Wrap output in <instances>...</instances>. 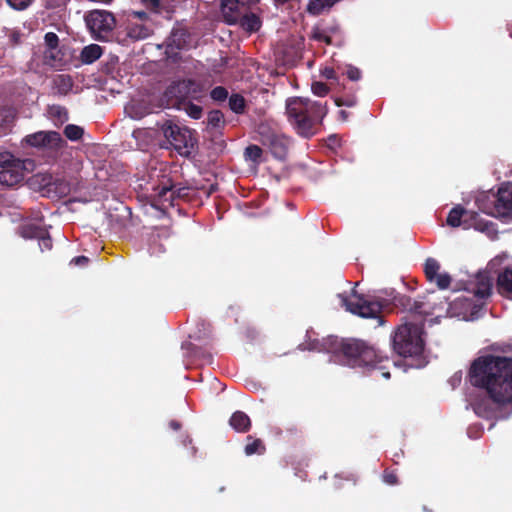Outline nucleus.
I'll list each match as a JSON object with an SVG mask.
<instances>
[{
	"label": "nucleus",
	"instance_id": "nucleus-33",
	"mask_svg": "<svg viewBox=\"0 0 512 512\" xmlns=\"http://www.w3.org/2000/svg\"><path fill=\"white\" fill-rule=\"evenodd\" d=\"M54 176L48 173H39L33 177V181L38 184L40 191L44 196L48 195V188L53 181Z\"/></svg>",
	"mask_w": 512,
	"mask_h": 512
},
{
	"label": "nucleus",
	"instance_id": "nucleus-49",
	"mask_svg": "<svg viewBox=\"0 0 512 512\" xmlns=\"http://www.w3.org/2000/svg\"><path fill=\"white\" fill-rule=\"evenodd\" d=\"M51 113L53 116L58 117L59 119L67 120V110L61 106H53L51 108Z\"/></svg>",
	"mask_w": 512,
	"mask_h": 512
},
{
	"label": "nucleus",
	"instance_id": "nucleus-31",
	"mask_svg": "<svg viewBox=\"0 0 512 512\" xmlns=\"http://www.w3.org/2000/svg\"><path fill=\"white\" fill-rule=\"evenodd\" d=\"M440 264L434 258H428L424 264V273L429 282H434L439 274Z\"/></svg>",
	"mask_w": 512,
	"mask_h": 512
},
{
	"label": "nucleus",
	"instance_id": "nucleus-41",
	"mask_svg": "<svg viewBox=\"0 0 512 512\" xmlns=\"http://www.w3.org/2000/svg\"><path fill=\"white\" fill-rule=\"evenodd\" d=\"M311 89L315 95L324 97L328 94L330 87L326 83L315 81L312 83Z\"/></svg>",
	"mask_w": 512,
	"mask_h": 512
},
{
	"label": "nucleus",
	"instance_id": "nucleus-5",
	"mask_svg": "<svg viewBox=\"0 0 512 512\" xmlns=\"http://www.w3.org/2000/svg\"><path fill=\"white\" fill-rule=\"evenodd\" d=\"M256 132L259 142L268 148L275 159L281 161L286 160L291 145V139L289 137L267 122H261Z\"/></svg>",
	"mask_w": 512,
	"mask_h": 512
},
{
	"label": "nucleus",
	"instance_id": "nucleus-1",
	"mask_svg": "<svg viewBox=\"0 0 512 512\" xmlns=\"http://www.w3.org/2000/svg\"><path fill=\"white\" fill-rule=\"evenodd\" d=\"M470 383L485 389L488 397L475 400L474 412L482 418H497L498 407L512 403V358L486 355L473 361Z\"/></svg>",
	"mask_w": 512,
	"mask_h": 512
},
{
	"label": "nucleus",
	"instance_id": "nucleus-8",
	"mask_svg": "<svg viewBox=\"0 0 512 512\" xmlns=\"http://www.w3.org/2000/svg\"><path fill=\"white\" fill-rule=\"evenodd\" d=\"M87 28L96 39H103L110 33L116 24L115 17L106 10H93L85 16Z\"/></svg>",
	"mask_w": 512,
	"mask_h": 512
},
{
	"label": "nucleus",
	"instance_id": "nucleus-6",
	"mask_svg": "<svg viewBox=\"0 0 512 512\" xmlns=\"http://www.w3.org/2000/svg\"><path fill=\"white\" fill-rule=\"evenodd\" d=\"M341 300L345 309L352 314L366 319H376L378 324L383 323L381 317L383 304L380 301L358 294L355 289L352 290L350 297L343 296Z\"/></svg>",
	"mask_w": 512,
	"mask_h": 512
},
{
	"label": "nucleus",
	"instance_id": "nucleus-60",
	"mask_svg": "<svg viewBox=\"0 0 512 512\" xmlns=\"http://www.w3.org/2000/svg\"><path fill=\"white\" fill-rule=\"evenodd\" d=\"M157 246L159 247V251H164L162 244L158 243Z\"/></svg>",
	"mask_w": 512,
	"mask_h": 512
},
{
	"label": "nucleus",
	"instance_id": "nucleus-7",
	"mask_svg": "<svg viewBox=\"0 0 512 512\" xmlns=\"http://www.w3.org/2000/svg\"><path fill=\"white\" fill-rule=\"evenodd\" d=\"M163 134L170 145L181 155L190 154L194 147L195 139L186 127H180L171 121H167L163 127Z\"/></svg>",
	"mask_w": 512,
	"mask_h": 512
},
{
	"label": "nucleus",
	"instance_id": "nucleus-24",
	"mask_svg": "<svg viewBox=\"0 0 512 512\" xmlns=\"http://www.w3.org/2000/svg\"><path fill=\"white\" fill-rule=\"evenodd\" d=\"M126 114L135 120H140L150 113V108L143 102H131L125 107Z\"/></svg>",
	"mask_w": 512,
	"mask_h": 512
},
{
	"label": "nucleus",
	"instance_id": "nucleus-20",
	"mask_svg": "<svg viewBox=\"0 0 512 512\" xmlns=\"http://www.w3.org/2000/svg\"><path fill=\"white\" fill-rule=\"evenodd\" d=\"M127 36L132 40L138 41L148 38L152 34V28L144 23L130 22L127 25Z\"/></svg>",
	"mask_w": 512,
	"mask_h": 512
},
{
	"label": "nucleus",
	"instance_id": "nucleus-51",
	"mask_svg": "<svg viewBox=\"0 0 512 512\" xmlns=\"http://www.w3.org/2000/svg\"><path fill=\"white\" fill-rule=\"evenodd\" d=\"M145 6L154 12H159L160 0H142Z\"/></svg>",
	"mask_w": 512,
	"mask_h": 512
},
{
	"label": "nucleus",
	"instance_id": "nucleus-9",
	"mask_svg": "<svg viewBox=\"0 0 512 512\" xmlns=\"http://www.w3.org/2000/svg\"><path fill=\"white\" fill-rule=\"evenodd\" d=\"M484 212L494 217H509L512 215V184H502L493 195L492 206Z\"/></svg>",
	"mask_w": 512,
	"mask_h": 512
},
{
	"label": "nucleus",
	"instance_id": "nucleus-54",
	"mask_svg": "<svg viewBox=\"0 0 512 512\" xmlns=\"http://www.w3.org/2000/svg\"><path fill=\"white\" fill-rule=\"evenodd\" d=\"M169 427L175 431L179 430L181 428V423L177 420H171L169 422Z\"/></svg>",
	"mask_w": 512,
	"mask_h": 512
},
{
	"label": "nucleus",
	"instance_id": "nucleus-12",
	"mask_svg": "<svg viewBox=\"0 0 512 512\" xmlns=\"http://www.w3.org/2000/svg\"><path fill=\"white\" fill-rule=\"evenodd\" d=\"M228 24H239L247 32H256L261 27V20L255 13L249 10L238 11L237 13H230L229 16L224 17Z\"/></svg>",
	"mask_w": 512,
	"mask_h": 512
},
{
	"label": "nucleus",
	"instance_id": "nucleus-10",
	"mask_svg": "<svg viewBox=\"0 0 512 512\" xmlns=\"http://www.w3.org/2000/svg\"><path fill=\"white\" fill-rule=\"evenodd\" d=\"M22 143L35 148L58 150L63 146L64 140L59 132L38 131L25 136Z\"/></svg>",
	"mask_w": 512,
	"mask_h": 512
},
{
	"label": "nucleus",
	"instance_id": "nucleus-19",
	"mask_svg": "<svg viewBox=\"0 0 512 512\" xmlns=\"http://www.w3.org/2000/svg\"><path fill=\"white\" fill-rule=\"evenodd\" d=\"M71 192V184L64 178L54 177L50 188H48L49 198H64Z\"/></svg>",
	"mask_w": 512,
	"mask_h": 512
},
{
	"label": "nucleus",
	"instance_id": "nucleus-39",
	"mask_svg": "<svg viewBox=\"0 0 512 512\" xmlns=\"http://www.w3.org/2000/svg\"><path fill=\"white\" fill-rule=\"evenodd\" d=\"M185 112L193 119H200L203 114V109L201 106L194 104L192 102H188L185 106Z\"/></svg>",
	"mask_w": 512,
	"mask_h": 512
},
{
	"label": "nucleus",
	"instance_id": "nucleus-11",
	"mask_svg": "<svg viewBox=\"0 0 512 512\" xmlns=\"http://www.w3.org/2000/svg\"><path fill=\"white\" fill-rule=\"evenodd\" d=\"M478 213L465 209L461 205L454 206L448 213L446 223L452 228L461 227L468 230L476 227Z\"/></svg>",
	"mask_w": 512,
	"mask_h": 512
},
{
	"label": "nucleus",
	"instance_id": "nucleus-21",
	"mask_svg": "<svg viewBox=\"0 0 512 512\" xmlns=\"http://www.w3.org/2000/svg\"><path fill=\"white\" fill-rule=\"evenodd\" d=\"M230 426L239 433H244L250 430L251 420L249 416L243 411H236L232 414L229 420Z\"/></svg>",
	"mask_w": 512,
	"mask_h": 512
},
{
	"label": "nucleus",
	"instance_id": "nucleus-57",
	"mask_svg": "<svg viewBox=\"0 0 512 512\" xmlns=\"http://www.w3.org/2000/svg\"><path fill=\"white\" fill-rule=\"evenodd\" d=\"M329 141H330L331 145H336L338 143V138L336 135H331L329 137Z\"/></svg>",
	"mask_w": 512,
	"mask_h": 512
},
{
	"label": "nucleus",
	"instance_id": "nucleus-61",
	"mask_svg": "<svg viewBox=\"0 0 512 512\" xmlns=\"http://www.w3.org/2000/svg\"><path fill=\"white\" fill-rule=\"evenodd\" d=\"M423 511L424 512H432L431 510H429L426 506L423 507Z\"/></svg>",
	"mask_w": 512,
	"mask_h": 512
},
{
	"label": "nucleus",
	"instance_id": "nucleus-26",
	"mask_svg": "<svg viewBox=\"0 0 512 512\" xmlns=\"http://www.w3.org/2000/svg\"><path fill=\"white\" fill-rule=\"evenodd\" d=\"M266 447L261 439H254L251 435L247 436V444L245 445L244 451L247 456L253 454H263Z\"/></svg>",
	"mask_w": 512,
	"mask_h": 512
},
{
	"label": "nucleus",
	"instance_id": "nucleus-50",
	"mask_svg": "<svg viewBox=\"0 0 512 512\" xmlns=\"http://www.w3.org/2000/svg\"><path fill=\"white\" fill-rule=\"evenodd\" d=\"M39 240V245L42 250H50L52 248V239L49 235L43 234L39 237Z\"/></svg>",
	"mask_w": 512,
	"mask_h": 512
},
{
	"label": "nucleus",
	"instance_id": "nucleus-32",
	"mask_svg": "<svg viewBox=\"0 0 512 512\" xmlns=\"http://www.w3.org/2000/svg\"><path fill=\"white\" fill-rule=\"evenodd\" d=\"M183 89L184 86L181 83H173L167 87L165 91V97H167L169 100L174 99L175 101L173 102V105H175L184 98V93L182 92Z\"/></svg>",
	"mask_w": 512,
	"mask_h": 512
},
{
	"label": "nucleus",
	"instance_id": "nucleus-16",
	"mask_svg": "<svg viewBox=\"0 0 512 512\" xmlns=\"http://www.w3.org/2000/svg\"><path fill=\"white\" fill-rule=\"evenodd\" d=\"M435 303L431 302L429 295L420 297L418 300L413 301L411 312L414 315L421 317L420 323L424 327V319L428 315H432L435 310Z\"/></svg>",
	"mask_w": 512,
	"mask_h": 512
},
{
	"label": "nucleus",
	"instance_id": "nucleus-55",
	"mask_svg": "<svg viewBox=\"0 0 512 512\" xmlns=\"http://www.w3.org/2000/svg\"><path fill=\"white\" fill-rule=\"evenodd\" d=\"M348 117H349V113L347 111H345V110L339 111V118L341 119V121H347Z\"/></svg>",
	"mask_w": 512,
	"mask_h": 512
},
{
	"label": "nucleus",
	"instance_id": "nucleus-43",
	"mask_svg": "<svg viewBox=\"0 0 512 512\" xmlns=\"http://www.w3.org/2000/svg\"><path fill=\"white\" fill-rule=\"evenodd\" d=\"M321 75L330 81V85L331 86H334V85H337L339 84V78L337 76V73L336 71L332 68V67H325L322 71H321Z\"/></svg>",
	"mask_w": 512,
	"mask_h": 512
},
{
	"label": "nucleus",
	"instance_id": "nucleus-34",
	"mask_svg": "<svg viewBox=\"0 0 512 512\" xmlns=\"http://www.w3.org/2000/svg\"><path fill=\"white\" fill-rule=\"evenodd\" d=\"M63 133L67 139L71 141H78L82 138L84 130L78 125L68 124L65 126Z\"/></svg>",
	"mask_w": 512,
	"mask_h": 512
},
{
	"label": "nucleus",
	"instance_id": "nucleus-2",
	"mask_svg": "<svg viewBox=\"0 0 512 512\" xmlns=\"http://www.w3.org/2000/svg\"><path fill=\"white\" fill-rule=\"evenodd\" d=\"M311 349H325L332 353L343 365L351 368H376L383 362H388V357L379 349L360 339H341L325 341L321 347L313 345Z\"/></svg>",
	"mask_w": 512,
	"mask_h": 512
},
{
	"label": "nucleus",
	"instance_id": "nucleus-25",
	"mask_svg": "<svg viewBox=\"0 0 512 512\" xmlns=\"http://www.w3.org/2000/svg\"><path fill=\"white\" fill-rule=\"evenodd\" d=\"M492 283L487 276H479L474 289L475 296L479 298H486L491 294Z\"/></svg>",
	"mask_w": 512,
	"mask_h": 512
},
{
	"label": "nucleus",
	"instance_id": "nucleus-14",
	"mask_svg": "<svg viewBox=\"0 0 512 512\" xmlns=\"http://www.w3.org/2000/svg\"><path fill=\"white\" fill-rule=\"evenodd\" d=\"M25 162L14 163L0 170V183L6 186H14L24 179Z\"/></svg>",
	"mask_w": 512,
	"mask_h": 512
},
{
	"label": "nucleus",
	"instance_id": "nucleus-44",
	"mask_svg": "<svg viewBox=\"0 0 512 512\" xmlns=\"http://www.w3.org/2000/svg\"><path fill=\"white\" fill-rule=\"evenodd\" d=\"M357 103V98L355 95L341 96L335 99V104L338 107L347 106L353 107Z\"/></svg>",
	"mask_w": 512,
	"mask_h": 512
},
{
	"label": "nucleus",
	"instance_id": "nucleus-38",
	"mask_svg": "<svg viewBox=\"0 0 512 512\" xmlns=\"http://www.w3.org/2000/svg\"><path fill=\"white\" fill-rule=\"evenodd\" d=\"M312 38L319 42H324L327 45L332 44V38L330 35L327 34V32L323 29H320L318 27H315L312 32Z\"/></svg>",
	"mask_w": 512,
	"mask_h": 512
},
{
	"label": "nucleus",
	"instance_id": "nucleus-27",
	"mask_svg": "<svg viewBox=\"0 0 512 512\" xmlns=\"http://www.w3.org/2000/svg\"><path fill=\"white\" fill-rule=\"evenodd\" d=\"M16 113L10 107L0 108V129L6 131L10 129L15 121Z\"/></svg>",
	"mask_w": 512,
	"mask_h": 512
},
{
	"label": "nucleus",
	"instance_id": "nucleus-37",
	"mask_svg": "<svg viewBox=\"0 0 512 512\" xmlns=\"http://www.w3.org/2000/svg\"><path fill=\"white\" fill-rule=\"evenodd\" d=\"M210 97L216 102H223L228 98V90L223 86H216L211 90Z\"/></svg>",
	"mask_w": 512,
	"mask_h": 512
},
{
	"label": "nucleus",
	"instance_id": "nucleus-45",
	"mask_svg": "<svg viewBox=\"0 0 512 512\" xmlns=\"http://www.w3.org/2000/svg\"><path fill=\"white\" fill-rule=\"evenodd\" d=\"M45 44L51 51L55 50L59 44V37L54 32H48L44 36Z\"/></svg>",
	"mask_w": 512,
	"mask_h": 512
},
{
	"label": "nucleus",
	"instance_id": "nucleus-58",
	"mask_svg": "<svg viewBox=\"0 0 512 512\" xmlns=\"http://www.w3.org/2000/svg\"><path fill=\"white\" fill-rule=\"evenodd\" d=\"M141 133H142V131H141V130H135V131L133 132V136H134L135 138H138V135H139V134H141Z\"/></svg>",
	"mask_w": 512,
	"mask_h": 512
},
{
	"label": "nucleus",
	"instance_id": "nucleus-35",
	"mask_svg": "<svg viewBox=\"0 0 512 512\" xmlns=\"http://www.w3.org/2000/svg\"><path fill=\"white\" fill-rule=\"evenodd\" d=\"M413 299L410 296L397 294L393 297V303L397 307H401L404 311L411 312Z\"/></svg>",
	"mask_w": 512,
	"mask_h": 512
},
{
	"label": "nucleus",
	"instance_id": "nucleus-3",
	"mask_svg": "<svg viewBox=\"0 0 512 512\" xmlns=\"http://www.w3.org/2000/svg\"><path fill=\"white\" fill-rule=\"evenodd\" d=\"M286 113L289 123L298 135L310 138L316 134V128L327 114L326 104L309 98L294 97L286 101Z\"/></svg>",
	"mask_w": 512,
	"mask_h": 512
},
{
	"label": "nucleus",
	"instance_id": "nucleus-23",
	"mask_svg": "<svg viewBox=\"0 0 512 512\" xmlns=\"http://www.w3.org/2000/svg\"><path fill=\"white\" fill-rule=\"evenodd\" d=\"M53 87L60 95H67L73 88V79L67 74H58L53 80Z\"/></svg>",
	"mask_w": 512,
	"mask_h": 512
},
{
	"label": "nucleus",
	"instance_id": "nucleus-53",
	"mask_svg": "<svg viewBox=\"0 0 512 512\" xmlns=\"http://www.w3.org/2000/svg\"><path fill=\"white\" fill-rule=\"evenodd\" d=\"M385 368H386V367H385L384 365H382V363H380V364H378V365L376 366V368H375V369L380 370V371H381L382 376H383L385 379H389V378H390V372H389V371H384V370H385Z\"/></svg>",
	"mask_w": 512,
	"mask_h": 512
},
{
	"label": "nucleus",
	"instance_id": "nucleus-48",
	"mask_svg": "<svg viewBox=\"0 0 512 512\" xmlns=\"http://www.w3.org/2000/svg\"><path fill=\"white\" fill-rule=\"evenodd\" d=\"M346 75L351 81H358L361 78V71L354 66H349Z\"/></svg>",
	"mask_w": 512,
	"mask_h": 512
},
{
	"label": "nucleus",
	"instance_id": "nucleus-22",
	"mask_svg": "<svg viewBox=\"0 0 512 512\" xmlns=\"http://www.w3.org/2000/svg\"><path fill=\"white\" fill-rule=\"evenodd\" d=\"M103 53L101 46L97 44H90L85 46L80 54V60L84 64H92L98 60Z\"/></svg>",
	"mask_w": 512,
	"mask_h": 512
},
{
	"label": "nucleus",
	"instance_id": "nucleus-46",
	"mask_svg": "<svg viewBox=\"0 0 512 512\" xmlns=\"http://www.w3.org/2000/svg\"><path fill=\"white\" fill-rule=\"evenodd\" d=\"M33 0H6L7 4L18 11L27 9Z\"/></svg>",
	"mask_w": 512,
	"mask_h": 512
},
{
	"label": "nucleus",
	"instance_id": "nucleus-13",
	"mask_svg": "<svg viewBox=\"0 0 512 512\" xmlns=\"http://www.w3.org/2000/svg\"><path fill=\"white\" fill-rule=\"evenodd\" d=\"M186 188L175 189V185L170 179L162 181L159 185L154 187L155 195L158 197V201L165 203L168 202L170 205H174L176 198L186 197L188 194Z\"/></svg>",
	"mask_w": 512,
	"mask_h": 512
},
{
	"label": "nucleus",
	"instance_id": "nucleus-30",
	"mask_svg": "<svg viewBox=\"0 0 512 512\" xmlns=\"http://www.w3.org/2000/svg\"><path fill=\"white\" fill-rule=\"evenodd\" d=\"M263 150L260 146L251 144L244 150V157L246 160L258 165L262 162Z\"/></svg>",
	"mask_w": 512,
	"mask_h": 512
},
{
	"label": "nucleus",
	"instance_id": "nucleus-18",
	"mask_svg": "<svg viewBox=\"0 0 512 512\" xmlns=\"http://www.w3.org/2000/svg\"><path fill=\"white\" fill-rule=\"evenodd\" d=\"M259 0H223L222 13L223 17H227L230 13L234 14L238 11L249 10L252 5L258 3Z\"/></svg>",
	"mask_w": 512,
	"mask_h": 512
},
{
	"label": "nucleus",
	"instance_id": "nucleus-56",
	"mask_svg": "<svg viewBox=\"0 0 512 512\" xmlns=\"http://www.w3.org/2000/svg\"><path fill=\"white\" fill-rule=\"evenodd\" d=\"M134 14H135V16H137L141 20L144 19L147 16L146 12H144V11L134 12Z\"/></svg>",
	"mask_w": 512,
	"mask_h": 512
},
{
	"label": "nucleus",
	"instance_id": "nucleus-47",
	"mask_svg": "<svg viewBox=\"0 0 512 512\" xmlns=\"http://www.w3.org/2000/svg\"><path fill=\"white\" fill-rule=\"evenodd\" d=\"M383 481L388 485H396L398 483V477L394 471L384 470L382 475Z\"/></svg>",
	"mask_w": 512,
	"mask_h": 512
},
{
	"label": "nucleus",
	"instance_id": "nucleus-36",
	"mask_svg": "<svg viewBox=\"0 0 512 512\" xmlns=\"http://www.w3.org/2000/svg\"><path fill=\"white\" fill-rule=\"evenodd\" d=\"M45 231L35 225H26L22 228V235L26 238H39Z\"/></svg>",
	"mask_w": 512,
	"mask_h": 512
},
{
	"label": "nucleus",
	"instance_id": "nucleus-29",
	"mask_svg": "<svg viewBox=\"0 0 512 512\" xmlns=\"http://www.w3.org/2000/svg\"><path fill=\"white\" fill-rule=\"evenodd\" d=\"M225 126L224 114L220 110H212L207 116V127L221 129Z\"/></svg>",
	"mask_w": 512,
	"mask_h": 512
},
{
	"label": "nucleus",
	"instance_id": "nucleus-4",
	"mask_svg": "<svg viewBox=\"0 0 512 512\" xmlns=\"http://www.w3.org/2000/svg\"><path fill=\"white\" fill-rule=\"evenodd\" d=\"M422 324L405 322L397 327L391 337L392 348L399 356L417 357L424 351Z\"/></svg>",
	"mask_w": 512,
	"mask_h": 512
},
{
	"label": "nucleus",
	"instance_id": "nucleus-28",
	"mask_svg": "<svg viewBox=\"0 0 512 512\" xmlns=\"http://www.w3.org/2000/svg\"><path fill=\"white\" fill-rule=\"evenodd\" d=\"M228 105L231 111L236 114H244L246 111V100L239 93H233L229 97Z\"/></svg>",
	"mask_w": 512,
	"mask_h": 512
},
{
	"label": "nucleus",
	"instance_id": "nucleus-52",
	"mask_svg": "<svg viewBox=\"0 0 512 512\" xmlns=\"http://www.w3.org/2000/svg\"><path fill=\"white\" fill-rule=\"evenodd\" d=\"M89 262V258L86 256H76L71 261L70 264L76 265V266H85Z\"/></svg>",
	"mask_w": 512,
	"mask_h": 512
},
{
	"label": "nucleus",
	"instance_id": "nucleus-40",
	"mask_svg": "<svg viewBox=\"0 0 512 512\" xmlns=\"http://www.w3.org/2000/svg\"><path fill=\"white\" fill-rule=\"evenodd\" d=\"M21 159L16 158L13 154L10 152H1L0 153V167L1 169L5 167H9L10 165L20 162Z\"/></svg>",
	"mask_w": 512,
	"mask_h": 512
},
{
	"label": "nucleus",
	"instance_id": "nucleus-15",
	"mask_svg": "<svg viewBox=\"0 0 512 512\" xmlns=\"http://www.w3.org/2000/svg\"><path fill=\"white\" fill-rule=\"evenodd\" d=\"M190 40L189 32L184 28L173 29L166 40V54L173 56L176 53L174 49L181 50L188 46Z\"/></svg>",
	"mask_w": 512,
	"mask_h": 512
},
{
	"label": "nucleus",
	"instance_id": "nucleus-42",
	"mask_svg": "<svg viewBox=\"0 0 512 512\" xmlns=\"http://www.w3.org/2000/svg\"><path fill=\"white\" fill-rule=\"evenodd\" d=\"M452 278L448 273H439L434 282L441 290L447 289L451 284Z\"/></svg>",
	"mask_w": 512,
	"mask_h": 512
},
{
	"label": "nucleus",
	"instance_id": "nucleus-17",
	"mask_svg": "<svg viewBox=\"0 0 512 512\" xmlns=\"http://www.w3.org/2000/svg\"><path fill=\"white\" fill-rule=\"evenodd\" d=\"M496 289L498 293L512 300V269L505 268L497 276Z\"/></svg>",
	"mask_w": 512,
	"mask_h": 512
},
{
	"label": "nucleus",
	"instance_id": "nucleus-59",
	"mask_svg": "<svg viewBox=\"0 0 512 512\" xmlns=\"http://www.w3.org/2000/svg\"><path fill=\"white\" fill-rule=\"evenodd\" d=\"M47 58H51L53 60H56V57L53 55V53L51 52V55L50 56H46Z\"/></svg>",
	"mask_w": 512,
	"mask_h": 512
}]
</instances>
